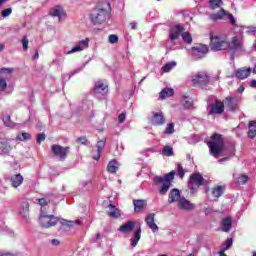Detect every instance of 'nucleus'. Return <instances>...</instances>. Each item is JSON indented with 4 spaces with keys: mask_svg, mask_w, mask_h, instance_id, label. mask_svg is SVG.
I'll return each instance as SVG.
<instances>
[{
    "mask_svg": "<svg viewBox=\"0 0 256 256\" xmlns=\"http://www.w3.org/2000/svg\"><path fill=\"white\" fill-rule=\"evenodd\" d=\"M111 13V3L102 1L96 8L92 9L89 19L93 25H103L109 19Z\"/></svg>",
    "mask_w": 256,
    "mask_h": 256,
    "instance_id": "obj_1",
    "label": "nucleus"
},
{
    "mask_svg": "<svg viewBox=\"0 0 256 256\" xmlns=\"http://www.w3.org/2000/svg\"><path fill=\"white\" fill-rule=\"evenodd\" d=\"M38 203L41 206V213L39 216V223L41 227L44 229H49L51 227H55L57 223H59V218L53 215H47L45 212L47 211V207L49 203H51V198L45 197L38 199Z\"/></svg>",
    "mask_w": 256,
    "mask_h": 256,
    "instance_id": "obj_2",
    "label": "nucleus"
},
{
    "mask_svg": "<svg viewBox=\"0 0 256 256\" xmlns=\"http://www.w3.org/2000/svg\"><path fill=\"white\" fill-rule=\"evenodd\" d=\"M207 145L210 149V155L216 158L219 157V154L223 153L225 149V141L223 140V136L218 133H215L211 137V141H208Z\"/></svg>",
    "mask_w": 256,
    "mask_h": 256,
    "instance_id": "obj_3",
    "label": "nucleus"
},
{
    "mask_svg": "<svg viewBox=\"0 0 256 256\" xmlns=\"http://www.w3.org/2000/svg\"><path fill=\"white\" fill-rule=\"evenodd\" d=\"M231 55H241L245 53V45L243 44V38L238 36L232 37V39L227 42V48Z\"/></svg>",
    "mask_w": 256,
    "mask_h": 256,
    "instance_id": "obj_4",
    "label": "nucleus"
},
{
    "mask_svg": "<svg viewBox=\"0 0 256 256\" xmlns=\"http://www.w3.org/2000/svg\"><path fill=\"white\" fill-rule=\"evenodd\" d=\"M210 48L212 51H223L227 49V36L219 35V34H211Z\"/></svg>",
    "mask_w": 256,
    "mask_h": 256,
    "instance_id": "obj_5",
    "label": "nucleus"
},
{
    "mask_svg": "<svg viewBox=\"0 0 256 256\" xmlns=\"http://www.w3.org/2000/svg\"><path fill=\"white\" fill-rule=\"evenodd\" d=\"M191 82L195 87H201V89H207V86L211 84V76L205 71L197 72L192 75Z\"/></svg>",
    "mask_w": 256,
    "mask_h": 256,
    "instance_id": "obj_6",
    "label": "nucleus"
},
{
    "mask_svg": "<svg viewBox=\"0 0 256 256\" xmlns=\"http://www.w3.org/2000/svg\"><path fill=\"white\" fill-rule=\"evenodd\" d=\"M184 31L185 28L182 25H175L169 29L168 42L166 44L168 49H175L169 44L172 43V45H175V43H177V41H179V38L183 35Z\"/></svg>",
    "mask_w": 256,
    "mask_h": 256,
    "instance_id": "obj_7",
    "label": "nucleus"
},
{
    "mask_svg": "<svg viewBox=\"0 0 256 256\" xmlns=\"http://www.w3.org/2000/svg\"><path fill=\"white\" fill-rule=\"evenodd\" d=\"M210 21H229L231 25H235L236 20L233 14L229 13L225 9L221 8L220 11L209 15Z\"/></svg>",
    "mask_w": 256,
    "mask_h": 256,
    "instance_id": "obj_8",
    "label": "nucleus"
},
{
    "mask_svg": "<svg viewBox=\"0 0 256 256\" xmlns=\"http://www.w3.org/2000/svg\"><path fill=\"white\" fill-rule=\"evenodd\" d=\"M51 151L55 157H58L60 161H65L71 148L69 146L63 147L61 145L54 144L51 146Z\"/></svg>",
    "mask_w": 256,
    "mask_h": 256,
    "instance_id": "obj_9",
    "label": "nucleus"
},
{
    "mask_svg": "<svg viewBox=\"0 0 256 256\" xmlns=\"http://www.w3.org/2000/svg\"><path fill=\"white\" fill-rule=\"evenodd\" d=\"M201 185H205V178L199 173L192 174L188 183L189 189L195 191L197 189L196 187H201Z\"/></svg>",
    "mask_w": 256,
    "mask_h": 256,
    "instance_id": "obj_10",
    "label": "nucleus"
},
{
    "mask_svg": "<svg viewBox=\"0 0 256 256\" xmlns=\"http://www.w3.org/2000/svg\"><path fill=\"white\" fill-rule=\"evenodd\" d=\"M208 52L209 48L207 47V45L197 44L192 48V57L197 61L199 59H203V57H205Z\"/></svg>",
    "mask_w": 256,
    "mask_h": 256,
    "instance_id": "obj_11",
    "label": "nucleus"
},
{
    "mask_svg": "<svg viewBox=\"0 0 256 256\" xmlns=\"http://www.w3.org/2000/svg\"><path fill=\"white\" fill-rule=\"evenodd\" d=\"M209 107L208 115H221L225 111V103L219 99H215Z\"/></svg>",
    "mask_w": 256,
    "mask_h": 256,
    "instance_id": "obj_12",
    "label": "nucleus"
},
{
    "mask_svg": "<svg viewBox=\"0 0 256 256\" xmlns=\"http://www.w3.org/2000/svg\"><path fill=\"white\" fill-rule=\"evenodd\" d=\"M95 95H107L109 93V85L105 80H99L95 83L94 86Z\"/></svg>",
    "mask_w": 256,
    "mask_h": 256,
    "instance_id": "obj_13",
    "label": "nucleus"
},
{
    "mask_svg": "<svg viewBox=\"0 0 256 256\" xmlns=\"http://www.w3.org/2000/svg\"><path fill=\"white\" fill-rule=\"evenodd\" d=\"M50 15L52 17H58L59 21L62 22L63 19H65V17L67 16V13L63 9V7H61V6H54L50 10Z\"/></svg>",
    "mask_w": 256,
    "mask_h": 256,
    "instance_id": "obj_14",
    "label": "nucleus"
},
{
    "mask_svg": "<svg viewBox=\"0 0 256 256\" xmlns=\"http://www.w3.org/2000/svg\"><path fill=\"white\" fill-rule=\"evenodd\" d=\"M89 47V38L81 40L78 45L74 46L70 51H68L67 55H72V53H78L79 51H83Z\"/></svg>",
    "mask_w": 256,
    "mask_h": 256,
    "instance_id": "obj_15",
    "label": "nucleus"
},
{
    "mask_svg": "<svg viewBox=\"0 0 256 256\" xmlns=\"http://www.w3.org/2000/svg\"><path fill=\"white\" fill-rule=\"evenodd\" d=\"M145 223L151 229L152 233H157L159 231V226L155 224V213H150L145 218Z\"/></svg>",
    "mask_w": 256,
    "mask_h": 256,
    "instance_id": "obj_16",
    "label": "nucleus"
},
{
    "mask_svg": "<svg viewBox=\"0 0 256 256\" xmlns=\"http://www.w3.org/2000/svg\"><path fill=\"white\" fill-rule=\"evenodd\" d=\"M175 179V171H171L168 174H165L164 177L161 176H155L154 177V183L158 184V183H171V181H173Z\"/></svg>",
    "mask_w": 256,
    "mask_h": 256,
    "instance_id": "obj_17",
    "label": "nucleus"
},
{
    "mask_svg": "<svg viewBox=\"0 0 256 256\" xmlns=\"http://www.w3.org/2000/svg\"><path fill=\"white\" fill-rule=\"evenodd\" d=\"M133 229H135V221H128L121 225L118 228V231H120V233H123L124 235H129V233L133 232Z\"/></svg>",
    "mask_w": 256,
    "mask_h": 256,
    "instance_id": "obj_18",
    "label": "nucleus"
},
{
    "mask_svg": "<svg viewBox=\"0 0 256 256\" xmlns=\"http://www.w3.org/2000/svg\"><path fill=\"white\" fill-rule=\"evenodd\" d=\"M178 208L183 211H191V209H195V205L189 202L185 197H182L178 200Z\"/></svg>",
    "mask_w": 256,
    "mask_h": 256,
    "instance_id": "obj_19",
    "label": "nucleus"
},
{
    "mask_svg": "<svg viewBox=\"0 0 256 256\" xmlns=\"http://www.w3.org/2000/svg\"><path fill=\"white\" fill-rule=\"evenodd\" d=\"M181 198V191H179L177 188H174L169 192L168 203H179Z\"/></svg>",
    "mask_w": 256,
    "mask_h": 256,
    "instance_id": "obj_20",
    "label": "nucleus"
},
{
    "mask_svg": "<svg viewBox=\"0 0 256 256\" xmlns=\"http://www.w3.org/2000/svg\"><path fill=\"white\" fill-rule=\"evenodd\" d=\"M251 71H252L251 68H247V67L239 68L236 70L235 77L240 80L247 79V77L251 75Z\"/></svg>",
    "mask_w": 256,
    "mask_h": 256,
    "instance_id": "obj_21",
    "label": "nucleus"
},
{
    "mask_svg": "<svg viewBox=\"0 0 256 256\" xmlns=\"http://www.w3.org/2000/svg\"><path fill=\"white\" fill-rule=\"evenodd\" d=\"M152 125H165V116L163 115V112H154L153 118H152Z\"/></svg>",
    "mask_w": 256,
    "mask_h": 256,
    "instance_id": "obj_22",
    "label": "nucleus"
},
{
    "mask_svg": "<svg viewBox=\"0 0 256 256\" xmlns=\"http://www.w3.org/2000/svg\"><path fill=\"white\" fill-rule=\"evenodd\" d=\"M96 147L97 149L93 150L92 152V153L96 152V154L92 155V157L95 161H99V159H101V153L103 152V149L105 147V140L98 141Z\"/></svg>",
    "mask_w": 256,
    "mask_h": 256,
    "instance_id": "obj_23",
    "label": "nucleus"
},
{
    "mask_svg": "<svg viewBox=\"0 0 256 256\" xmlns=\"http://www.w3.org/2000/svg\"><path fill=\"white\" fill-rule=\"evenodd\" d=\"M222 102H224V105H226L228 111H237V103H235L233 97L228 96Z\"/></svg>",
    "mask_w": 256,
    "mask_h": 256,
    "instance_id": "obj_24",
    "label": "nucleus"
},
{
    "mask_svg": "<svg viewBox=\"0 0 256 256\" xmlns=\"http://www.w3.org/2000/svg\"><path fill=\"white\" fill-rule=\"evenodd\" d=\"M232 225L233 221L231 220V217H225L222 219V231L224 233H229V231H231Z\"/></svg>",
    "mask_w": 256,
    "mask_h": 256,
    "instance_id": "obj_25",
    "label": "nucleus"
},
{
    "mask_svg": "<svg viewBox=\"0 0 256 256\" xmlns=\"http://www.w3.org/2000/svg\"><path fill=\"white\" fill-rule=\"evenodd\" d=\"M133 205L136 213H141L147 207L145 200H134Z\"/></svg>",
    "mask_w": 256,
    "mask_h": 256,
    "instance_id": "obj_26",
    "label": "nucleus"
},
{
    "mask_svg": "<svg viewBox=\"0 0 256 256\" xmlns=\"http://www.w3.org/2000/svg\"><path fill=\"white\" fill-rule=\"evenodd\" d=\"M118 169H119V163L117 162V160H111L108 163V166H107L108 173H117Z\"/></svg>",
    "mask_w": 256,
    "mask_h": 256,
    "instance_id": "obj_27",
    "label": "nucleus"
},
{
    "mask_svg": "<svg viewBox=\"0 0 256 256\" xmlns=\"http://www.w3.org/2000/svg\"><path fill=\"white\" fill-rule=\"evenodd\" d=\"M248 137H249V139H255V137H256V121L249 122Z\"/></svg>",
    "mask_w": 256,
    "mask_h": 256,
    "instance_id": "obj_28",
    "label": "nucleus"
},
{
    "mask_svg": "<svg viewBox=\"0 0 256 256\" xmlns=\"http://www.w3.org/2000/svg\"><path fill=\"white\" fill-rule=\"evenodd\" d=\"M175 91L172 88H164L161 92H160V99H167V97H173Z\"/></svg>",
    "mask_w": 256,
    "mask_h": 256,
    "instance_id": "obj_29",
    "label": "nucleus"
},
{
    "mask_svg": "<svg viewBox=\"0 0 256 256\" xmlns=\"http://www.w3.org/2000/svg\"><path fill=\"white\" fill-rule=\"evenodd\" d=\"M11 183H12V187H15V188L19 187V185L23 183V177L21 176V174H16L12 176Z\"/></svg>",
    "mask_w": 256,
    "mask_h": 256,
    "instance_id": "obj_30",
    "label": "nucleus"
},
{
    "mask_svg": "<svg viewBox=\"0 0 256 256\" xmlns=\"http://www.w3.org/2000/svg\"><path fill=\"white\" fill-rule=\"evenodd\" d=\"M225 193V187L223 186H215L212 188V195L216 198H219Z\"/></svg>",
    "mask_w": 256,
    "mask_h": 256,
    "instance_id": "obj_31",
    "label": "nucleus"
},
{
    "mask_svg": "<svg viewBox=\"0 0 256 256\" xmlns=\"http://www.w3.org/2000/svg\"><path fill=\"white\" fill-rule=\"evenodd\" d=\"M20 215H22V217L24 218H27V215H29V202L27 201L22 202Z\"/></svg>",
    "mask_w": 256,
    "mask_h": 256,
    "instance_id": "obj_32",
    "label": "nucleus"
},
{
    "mask_svg": "<svg viewBox=\"0 0 256 256\" xmlns=\"http://www.w3.org/2000/svg\"><path fill=\"white\" fill-rule=\"evenodd\" d=\"M141 239V228H138L137 231L134 232V236L132 238V247H137V243H139Z\"/></svg>",
    "mask_w": 256,
    "mask_h": 256,
    "instance_id": "obj_33",
    "label": "nucleus"
},
{
    "mask_svg": "<svg viewBox=\"0 0 256 256\" xmlns=\"http://www.w3.org/2000/svg\"><path fill=\"white\" fill-rule=\"evenodd\" d=\"M163 183L161 188L159 189L160 195H167V191L171 189V182H161Z\"/></svg>",
    "mask_w": 256,
    "mask_h": 256,
    "instance_id": "obj_34",
    "label": "nucleus"
},
{
    "mask_svg": "<svg viewBox=\"0 0 256 256\" xmlns=\"http://www.w3.org/2000/svg\"><path fill=\"white\" fill-rule=\"evenodd\" d=\"M108 215L110 217H119V210L114 205H109Z\"/></svg>",
    "mask_w": 256,
    "mask_h": 256,
    "instance_id": "obj_35",
    "label": "nucleus"
},
{
    "mask_svg": "<svg viewBox=\"0 0 256 256\" xmlns=\"http://www.w3.org/2000/svg\"><path fill=\"white\" fill-rule=\"evenodd\" d=\"M177 66V62H168L162 67L163 73H169L173 67Z\"/></svg>",
    "mask_w": 256,
    "mask_h": 256,
    "instance_id": "obj_36",
    "label": "nucleus"
},
{
    "mask_svg": "<svg viewBox=\"0 0 256 256\" xmlns=\"http://www.w3.org/2000/svg\"><path fill=\"white\" fill-rule=\"evenodd\" d=\"M223 6V1H210L208 4V7L210 9H221V7Z\"/></svg>",
    "mask_w": 256,
    "mask_h": 256,
    "instance_id": "obj_37",
    "label": "nucleus"
},
{
    "mask_svg": "<svg viewBox=\"0 0 256 256\" xmlns=\"http://www.w3.org/2000/svg\"><path fill=\"white\" fill-rule=\"evenodd\" d=\"M162 155H165L166 157H173V147L165 146L162 150Z\"/></svg>",
    "mask_w": 256,
    "mask_h": 256,
    "instance_id": "obj_38",
    "label": "nucleus"
},
{
    "mask_svg": "<svg viewBox=\"0 0 256 256\" xmlns=\"http://www.w3.org/2000/svg\"><path fill=\"white\" fill-rule=\"evenodd\" d=\"M182 39L184 41V43H188L191 44L193 43V38L191 37V34H189V32H182Z\"/></svg>",
    "mask_w": 256,
    "mask_h": 256,
    "instance_id": "obj_39",
    "label": "nucleus"
},
{
    "mask_svg": "<svg viewBox=\"0 0 256 256\" xmlns=\"http://www.w3.org/2000/svg\"><path fill=\"white\" fill-rule=\"evenodd\" d=\"M166 135H173L175 133V124L169 123L164 131Z\"/></svg>",
    "mask_w": 256,
    "mask_h": 256,
    "instance_id": "obj_40",
    "label": "nucleus"
},
{
    "mask_svg": "<svg viewBox=\"0 0 256 256\" xmlns=\"http://www.w3.org/2000/svg\"><path fill=\"white\" fill-rule=\"evenodd\" d=\"M0 149H1L2 153H9L11 151V146L9 145V143L7 141H4V142L2 141Z\"/></svg>",
    "mask_w": 256,
    "mask_h": 256,
    "instance_id": "obj_41",
    "label": "nucleus"
},
{
    "mask_svg": "<svg viewBox=\"0 0 256 256\" xmlns=\"http://www.w3.org/2000/svg\"><path fill=\"white\" fill-rule=\"evenodd\" d=\"M4 125L6 127H14V123L11 121V116L10 115H5L2 119Z\"/></svg>",
    "mask_w": 256,
    "mask_h": 256,
    "instance_id": "obj_42",
    "label": "nucleus"
},
{
    "mask_svg": "<svg viewBox=\"0 0 256 256\" xmlns=\"http://www.w3.org/2000/svg\"><path fill=\"white\" fill-rule=\"evenodd\" d=\"M18 141H29L31 139V134L24 132L17 136Z\"/></svg>",
    "mask_w": 256,
    "mask_h": 256,
    "instance_id": "obj_43",
    "label": "nucleus"
},
{
    "mask_svg": "<svg viewBox=\"0 0 256 256\" xmlns=\"http://www.w3.org/2000/svg\"><path fill=\"white\" fill-rule=\"evenodd\" d=\"M233 245V238H228L222 245V251H227Z\"/></svg>",
    "mask_w": 256,
    "mask_h": 256,
    "instance_id": "obj_44",
    "label": "nucleus"
},
{
    "mask_svg": "<svg viewBox=\"0 0 256 256\" xmlns=\"http://www.w3.org/2000/svg\"><path fill=\"white\" fill-rule=\"evenodd\" d=\"M177 175L178 177H180V179H183L185 177V170L183 169V166L181 164H178Z\"/></svg>",
    "mask_w": 256,
    "mask_h": 256,
    "instance_id": "obj_45",
    "label": "nucleus"
},
{
    "mask_svg": "<svg viewBox=\"0 0 256 256\" xmlns=\"http://www.w3.org/2000/svg\"><path fill=\"white\" fill-rule=\"evenodd\" d=\"M15 71L14 68H1L0 69V73L2 75H11V73H13Z\"/></svg>",
    "mask_w": 256,
    "mask_h": 256,
    "instance_id": "obj_46",
    "label": "nucleus"
},
{
    "mask_svg": "<svg viewBox=\"0 0 256 256\" xmlns=\"http://www.w3.org/2000/svg\"><path fill=\"white\" fill-rule=\"evenodd\" d=\"M108 41H109V43H111V44L118 43V42H119V37H118L117 35H115V34H111V35H109V37H108Z\"/></svg>",
    "mask_w": 256,
    "mask_h": 256,
    "instance_id": "obj_47",
    "label": "nucleus"
},
{
    "mask_svg": "<svg viewBox=\"0 0 256 256\" xmlns=\"http://www.w3.org/2000/svg\"><path fill=\"white\" fill-rule=\"evenodd\" d=\"M13 13V9L12 8H7L2 10V17L5 19L7 17H9V15H11Z\"/></svg>",
    "mask_w": 256,
    "mask_h": 256,
    "instance_id": "obj_48",
    "label": "nucleus"
},
{
    "mask_svg": "<svg viewBox=\"0 0 256 256\" xmlns=\"http://www.w3.org/2000/svg\"><path fill=\"white\" fill-rule=\"evenodd\" d=\"M249 180V177L245 174H242L238 177V183H242V185H245L247 181Z\"/></svg>",
    "mask_w": 256,
    "mask_h": 256,
    "instance_id": "obj_49",
    "label": "nucleus"
},
{
    "mask_svg": "<svg viewBox=\"0 0 256 256\" xmlns=\"http://www.w3.org/2000/svg\"><path fill=\"white\" fill-rule=\"evenodd\" d=\"M22 47L24 51H27V49H29V39H27V36H24L22 38Z\"/></svg>",
    "mask_w": 256,
    "mask_h": 256,
    "instance_id": "obj_50",
    "label": "nucleus"
},
{
    "mask_svg": "<svg viewBox=\"0 0 256 256\" xmlns=\"http://www.w3.org/2000/svg\"><path fill=\"white\" fill-rule=\"evenodd\" d=\"M5 89H7V80L0 78V91H5Z\"/></svg>",
    "mask_w": 256,
    "mask_h": 256,
    "instance_id": "obj_51",
    "label": "nucleus"
},
{
    "mask_svg": "<svg viewBox=\"0 0 256 256\" xmlns=\"http://www.w3.org/2000/svg\"><path fill=\"white\" fill-rule=\"evenodd\" d=\"M45 133H41L37 135L36 138V142L38 143V145H41V143H43V141H45Z\"/></svg>",
    "mask_w": 256,
    "mask_h": 256,
    "instance_id": "obj_52",
    "label": "nucleus"
},
{
    "mask_svg": "<svg viewBox=\"0 0 256 256\" xmlns=\"http://www.w3.org/2000/svg\"><path fill=\"white\" fill-rule=\"evenodd\" d=\"M228 155L229 157L235 156V146L230 145V147H228Z\"/></svg>",
    "mask_w": 256,
    "mask_h": 256,
    "instance_id": "obj_53",
    "label": "nucleus"
},
{
    "mask_svg": "<svg viewBox=\"0 0 256 256\" xmlns=\"http://www.w3.org/2000/svg\"><path fill=\"white\" fill-rule=\"evenodd\" d=\"M127 117V114L125 112H122L119 116H118V121L119 123H125V119Z\"/></svg>",
    "mask_w": 256,
    "mask_h": 256,
    "instance_id": "obj_54",
    "label": "nucleus"
},
{
    "mask_svg": "<svg viewBox=\"0 0 256 256\" xmlns=\"http://www.w3.org/2000/svg\"><path fill=\"white\" fill-rule=\"evenodd\" d=\"M80 71H83V66L81 68H78L74 71H71L69 74H68V79H71V77H73V75H76V73H80Z\"/></svg>",
    "mask_w": 256,
    "mask_h": 256,
    "instance_id": "obj_55",
    "label": "nucleus"
},
{
    "mask_svg": "<svg viewBox=\"0 0 256 256\" xmlns=\"http://www.w3.org/2000/svg\"><path fill=\"white\" fill-rule=\"evenodd\" d=\"M184 107L185 109H191V107H193V102L191 100H185Z\"/></svg>",
    "mask_w": 256,
    "mask_h": 256,
    "instance_id": "obj_56",
    "label": "nucleus"
},
{
    "mask_svg": "<svg viewBox=\"0 0 256 256\" xmlns=\"http://www.w3.org/2000/svg\"><path fill=\"white\" fill-rule=\"evenodd\" d=\"M77 143H81V145H87V138L86 137H80L77 139Z\"/></svg>",
    "mask_w": 256,
    "mask_h": 256,
    "instance_id": "obj_57",
    "label": "nucleus"
},
{
    "mask_svg": "<svg viewBox=\"0 0 256 256\" xmlns=\"http://www.w3.org/2000/svg\"><path fill=\"white\" fill-rule=\"evenodd\" d=\"M248 35H256V27H251L247 31Z\"/></svg>",
    "mask_w": 256,
    "mask_h": 256,
    "instance_id": "obj_58",
    "label": "nucleus"
},
{
    "mask_svg": "<svg viewBox=\"0 0 256 256\" xmlns=\"http://www.w3.org/2000/svg\"><path fill=\"white\" fill-rule=\"evenodd\" d=\"M243 91H245V87L243 85H241L238 89H237V93H243Z\"/></svg>",
    "mask_w": 256,
    "mask_h": 256,
    "instance_id": "obj_59",
    "label": "nucleus"
},
{
    "mask_svg": "<svg viewBox=\"0 0 256 256\" xmlns=\"http://www.w3.org/2000/svg\"><path fill=\"white\" fill-rule=\"evenodd\" d=\"M250 87L256 89V80H251Z\"/></svg>",
    "mask_w": 256,
    "mask_h": 256,
    "instance_id": "obj_60",
    "label": "nucleus"
},
{
    "mask_svg": "<svg viewBox=\"0 0 256 256\" xmlns=\"http://www.w3.org/2000/svg\"><path fill=\"white\" fill-rule=\"evenodd\" d=\"M51 244H52V245H59V240H57V239H52V240H51Z\"/></svg>",
    "mask_w": 256,
    "mask_h": 256,
    "instance_id": "obj_61",
    "label": "nucleus"
},
{
    "mask_svg": "<svg viewBox=\"0 0 256 256\" xmlns=\"http://www.w3.org/2000/svg\"><path fill=\"white\" fill-rule=\"evenodd\" d=\"M131 29H137V23L136 22H132L130 23Z\"/></svg>",
    "mask_w": 256,
    "mask_h": 256,
    "instance_id": "obj_62",
    "label": "nucleus"
},
{
    "mask_svg": "<svg viewBox=\"0 0 256 256\" xmlns=\"http://www.w3.org/2000/svg\"><path fill=\"white\" fill-rule=\"evenodd\" d=\"M224 161H229V157H225V158L218 160V162H220V163H224Z\"/></svg>",
    "mask_w": 256,
    "mask_h": 256,
    "instance_id": "obj_63",
    "label": "nucleus"
},
{
    "mask_svg": "<svg viewBox=\"0 0 256 256\" xmlns=\"http://www.w3.org/2000/svg\"><path fill=\"white\" fill-rule=\"evenodd\" d=\"M219 255H220V256H227V254H225V251H223V250H221V251L219 252Z\"/></svg>",
    "mask_w": 256,
    "mask_h": 256,
    "instance_id": "obj_64",
    "label": "nucleus"
}]
</instances>
